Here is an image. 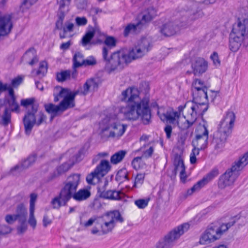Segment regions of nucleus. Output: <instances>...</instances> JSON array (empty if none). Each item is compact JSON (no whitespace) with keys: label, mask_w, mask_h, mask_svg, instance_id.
<instances>
[{"label":"nucleus","mask_w":248,"mask_h":248,"mask_svg":"<svg viewBox=\"0 0 248 248\" xmlns=\"http://www.w3.org/2000/svg\"><path fill=\"white\" fill-rule=\"evenodd\" d=\"M138 88L129 87L122 91L120 99L126 103L125 107L121 108V112L127 120L136 121L140 117L143 124H148L151 122V114L149 108V99L140 97Z\"/></svg>","instance_id":"f257e3e1"},{"label":"nucleus","mask_w":248,"mask_h":248,"mask_svg":"<svg viewBox=\"0 0 248 248\" xmlns=\"http://www.w3.org/2000/svg\"><path fill=\"white\" fill-rule=\"evenodd\" d=\"M80 180V175L78 174H73L67 177L63 183V186L59 195L53 198L51 202L53 208L59 209L62 206L67 204L77 191Z\"/></svg>","instance_id":"f03ea898"},{"label":"nucleus","mask_w":248,"mask_h":248,"mask_svg":"<svg viewBox=\"0 0 248 248\" xmlns=\"http://www.w3.org/2000/svg\"><path fill=\"white\" fill-rule=\"evenodd\" d=\"M248 164V151L240 157L238 160L235 161L231 168L228 169L225 172L219 176L217 186L219 189H223L227 187L232 186L244 168Z\"/></svg>","instance_id":"7ed1b4c3"},{"label":"nucleus","mask_w":248,"mask_h":248,"mask_svg":"<svg viewBox=\"0 0 248 248\" xmlns=\"http://www.w3.org/2000/svg\"><path fill=\"white\" fill-rule=\"evenodd\" d=\"M123 221L118 211L108 212L96 218V225L93 228L91 232L98 235L108 234L112 231L117 223H122Z\"/></svg>","instance_id":"20e7f679"},{"label":"nucleus","mask_w":248,"mask_h":248,"mask_svg":"<svg viewBox=\"0 0 248 248\" xmlns=\"http://www.w3.org/2000/svg\"><path fill=\"white\" fill-rule=\"evenodd\" d=\"M195 137L191 144L193 149L190 154V162L191 164L197 162L196 156L199 155L200 151L205 149L208 145L209 132L204 124L199 125L195 131Z\"/></svg>","instance_id":"39448f33"},{"label":"nucleus","mask_w":248,"mask_h":248,"mask_svg":"<svg viewBox=\"0 0 248 248\" xmlns=\"http://www.w3.org/2000/svg\"><path fill=\"white\" fill-rule=\"evenodd\" d=\"M108 50L104 47L102 50V56L105 62V69L108 73L122 70L124 64H126V54L124 51L119 50L113 52L108 57Z\"/></svg>","instance_id":"423d86ee"},{"label":"nucleus","mask_w":248,"mask_h":248,"mask_svg":"<svg viewBox=\"0 0 248 248\" xmlns=\"http://www.w3.org/2000/svg\"><path fill=\"white\" fill-rule=\"evenodd\" d=\"M38 106H33L32 110H27L23 118V123L24 126L25 134L29 135L34 125L39 126L46 123V116L42 111H39L37 115Z\"/></svg>","instance_id":"0eeeda50"},{"label":"nucleus","mask_w":248,"mask_h":248,"mask_svg":"<svg viewBox=\"0 0 248 248\" xmlns=\"http://www.w3.org/2000/svg\"><path fill=\"white\" fill-rule=\"evenodd\" d=\"M185 140V136L180 137L178 140L179 147L173 151L174 153L173 164L175 167V174H176L177 172H179L181 181L183 183L186 182V167L181 154L182 153V150L184 149Z\"/></svg>","instance_id":"6e6552de"},{"label":"nucleus","mask_w":248,"mask_h":248,"mask_svg":"<svg viewBox=\"0 0 248 248\" xmlns=\"http://www.w3.org/2000/svg\"><path fill=\"white\" fill-rule=\"evenodd\" d=\"M186 107V103L184 105L179 106L177 108L178 111H175L172 108H170L164 113H161L160 111H158L157 114L162 121L174 124L177 121L178 126L181 128L184 129L185 126L183 125L181 119L185 120L186 117L184 115L181 117V114Z\"/></svg>","instance_id":"1a4fd4ad"},{"label":"nucleus","mask_w":248,"mask_h":248,"mask_svg":"<svg viewBox=\"0 0 248 248\" xmlns=\"http://www.w3.org/2000/svg\"><path fill=\"white\" fill-rule=\"evenodd\" d=\"M111 166L107 160L102 159L94 170L86 177V181L90 185H95L100 179L105 176L110 170Z\"/></svg>","instance_id":"9d476101"},{"label":"nucleus","mask_w":248,"mask_h":248,"mask_svg":"<svg viewBox=\"0 0 248 248\" xmlns=\"http://www.w3.org/2000/svg\"><path fill=\"white\" fill-rule=\"evenodd\" d=\"M208 101L194 102L191 101H187V109L190 114L191 120H187L188 126H191L197 119V115H202L208 110Z\"/></svg>","instance_id":"9b49d317"},{"label":"nucleus","mask_w":248,"mask_h":248,"mask_svg":"<svg viewBox=\"0 0 248 248\" xmlns=\"http://www.w3.org/2000/svg\"><path fill=\"white\" fill-rule=\"evenodd\" d=\"M191 72L187 71V73H193L195 76H200L205 73L208 69V62L204 58L197 57L190 61Z\"/></svg>","instance_id":"f8f14e48"},{"label":"nucleus","mask_w":248,"mask_h":248,"mask_svg":"<svg viewBox=\"0 0 248 248\" xmlns=\"http://www.w3.org/2000/svg\"><path fill=\"white\" fill-rule=\"evenodd\" d=\"M108 181L106 180L103 185L100 184L97 187L98 196L104 199L109 200H120L122 199L123 193L121 191L116 190H107Z\"/></svg>","instance_id":"ddd939ff"},{"label":"nucleus","mask_w":248,"mask_h":248,"mask_svg":"<svg viewBox=\"0 0 248 248\" xmlns=\"http://www.w3.org/2000/svg\"><path fill=\"white\" fill-rule=\"evenodd\" d=\"M235 115L232 111H228L219 124L218 130L224 133L230 134L234 125Z\"/></svg>","instance_id":"4468645a"},{"label":"nucleus","mask_w":248,"mask_h":248,"mask_svg":"<svg viewBox=\"0 0 248 248\" xmlns=\"http://www.w3.org/2000/svg\"><path fill=\"white\" fill-rule=\"evenodd\" d=\"M213 223L209 225L201 235L199 243L201 245H208L219 239Z\"/></svg>","instance_id":"2eb2a0df"},{"label":"nucleus","mask_w":248,"mask_h":248,"mask_svg":"<svg viewBox=\"0 0 248 248\" xmlns=\"http://www.w3.org/2000/svg\"><path fill=\"white\" fill-rule=\"evenodd\" d=\"M231 35L239 37L244 40L248 36V19H244L242 22L239 21L233 25Z\"/></svg>","instance_id":"dca6fc26"},{"label":"nucleus","mask_w":248,"mask_h":248,"mask_svg":"<svg viewBox=\"0 0 248 248\" xmlns=\"http://www.w3.org/2000/svg\"><path fill=\"white\" fill-rule=\"evenodd\" d=\"M12 17L10 15H3L0 12V38L9 34L13 27Z\"/></svg>","instance_id":"f3484780"},{"label":"nucleus","mask_w":248,"mask_h":248,"mask_svg":"<svg viewBox=\"0 0 248 248\" xmlns=\"http://www.w3.org/2000/svg\"><path fill=\"white\" fill-rule=\"evenodd\" d=\"M71 0H60L59 2V8L58 12V18L56 22L55 28L61 30L62 28L63 21L66 14L69 11L68 6Z\"/></svg>","instance_id":"a211bd4d"},{"label":"nucleus","mask_w":248,"mask_h":248,"mask_svg":"<svg viewBox=\"0 0 248 248\" xmlns=\"http://www.w3.org/2000/svg\"><path fill=\"white\" fill-rule=\"evenodd\" d=\"M186 228V223H184L172 229L165 236L175 245L181 237L184 234Z\"/></svg>","instance_id":"6ab92c4d"},{"label":"nucleus","mask_w":248,"mask_h":248,"mask_svg":"<svg viewBox=\"0 0 248 248\" xmlns=\"http://www.w3.org/2000/svg\"><path fill=\"white\" fill-rule=\"evenodd\" d=\"M201 2L195 1L191 5L189 6L187 10V20L193 21L203 16V13L200 7Z\"/></svg>","instance_id":"aec40b11"},{"label":"nucleus","mask_w":248,"mask_h":248,"mask_svg":"<svg viewBox=\"0 0 248 248\" xmlns=\"http://www.w3.org/2000/svg\"><path fill=\"white\" fill-rule=\"evenodd\" d=\"M229 134L220 132L218 130L214 133L212 144L215 150L218 151H222L225 146L227 138Z\"/></svg>","instance_id":"412c9836"},{"label":"nucleus","mask_w":248,"mask_h":248,"mask_svg":"<svg viewBox=\"0 0 248 248\" xmlns=\"http://www.w3.org/2000/svg\"><path fill=\"white\" fill-rule=\"evenodd\" d=\"M240 217L238 215L232 217L230 221L227 223H222L218 226L217 222L213 223L214 228L217 232V234L218 235L219 238L223 234L227 231L232 226L240 219Z\"/></svg>","instance_id":"4be33fe9"},{"label":"nucleus","mask_w":248,"mask_h":248,"mask_svg":"<svg viewBox=\"0 0 248 248\" xmlns=\"http://www.w3.org/2000/svg\"><path fill=\"white\" fill-rule=\"evenodd\" d=\"M79 93V91L71 92L60 102L59 105L61 108V112H63L67 109L73 108L75 106V97Z\"/></svg>","instance_id":"5701e85b"},{"label":"nucleus","mask_w":248,"mask_h":248,"mask_svg":"<svg viewBox=\"0 0 248 248\" xmlns=\"http://www.w3.org/2000/svg\"><path fill=\"white\" fill-rule=\"evenodd\" d=\"M179 30L180 28L177 24L173 22H168L162 25L159 31L163 36L170 37L176 34Z\"/></svg>","instance_id":"b1692460"},{"label":"nucleus","mask_w":248,"mask_h":248,"mask_svg":"<svg viewBox=\"0 0 248 248\" xmlns=\"http://www.w3.org/2000/svg\"><path fill=\"white\" fill-rule=\"evenodd\" d=\"M22 59L24 60L27 63L31 66L38 62L39 60L36 51L33 47L30 48L25 52L22 57Z\"/></svg>","instance_id":"393cba45"},{"label":"nucleus","mask_w":248,"mask_h":248,"mask_svg":"<svg viewBox=\"0 0 248 248\" xmlns=\"http://www.w3.org/2000/svg\"><path fill=\"white\" fill-rule=\"evenodd\" d=\"M207 87L203 88V89L192 90V95L194 102H201L202 101H208L207 95Z\"/></svg>","instance_id":"a878e982"},{"label":"nucleus","mask_w":248,"mask_h":248,"mask_svg":"<svg viewBox=\"0 0 248 248\" xmlns=\"http://www.w3.org/2000/svg\"><path fill=\"white\" fill-rule=\"evenodd\" d=\"M146 53L138 46L130 50L128 54H126L127 63H130L132 61L141 58Z\"/></svg>","instance_id":"bb28decb"},{"label":"nucleus","mask_w":248,"mask_h":248,"mask_svg":"<svg viewBox=\"0 0 248 248\" xmlns=\"http://www.w3.org/2000/svg\"><path fill=\"white\" fill-rule=\"evenodd\" d=\"M144 27L140 21L136 24L130 23L128 24L124 29V36L125 37H127L130 34H137L140 32L141 29Z\"/></svg>","instance_id":"cd10ccee"},{"label":"nucleus","mask_w":248,"mask_h":248,"mask_svg":"<svg viewBox=\"0 0 248 248\" xmlns=\"http://www.w3.org/2000/svg\"><path fill=\"white\" fill-rule=\"evenodd\" d=\"M110 124L114 138H119L121 137L124 133L126 128V125L118 122L113 123Z\"/></svg>","instance_id":"c85d7f7f"},{"label":"nucleus","mask_w":248,"mask_h":248,"mask_svg":"<svg viewBox=\"0 0 248 248\" xmlns=\"http://www.w3.org/2000/svg\"><path fill=\"white\" fill-rule=\"evenodd\" d=\"M84 55L80 52H77L74 54L72 62L73 69V76L77 73V68L83 66L84 61Z\"/></svg>","instance_id":"c756f323"},{"label":"nucleus","mask_w":248,"mask_h":248,"mask_svg":"<svg viewBox=\"0 0 248 248\" xmlns=\"http://www.w3.org/2000/svg\"><path fill=\"white\" fill-rule=\"evenodd\" d=\"M27 210L23 203H20L17 205L14 215L18 221L27 220Z\"/></svg>","instance_id":"7c9ffc66"},{"label":"nucleus","mask_w":248,"mask_h":248,"mask_svg":"<svg viewBox=\"0 0 248 248\" xmlns=\"http://www.w3.org/2000/svg\"><path fill=\"white\" fill-rule=\"evenodd\" d=\"M44 108L46 111L51 114L50 120H52L59 112H61V108L59 105H55L52 103L46 104L44 105Z\"/></svg>","instance_id":"2f4dec72"},{"label":"nucleus","mask_w":248,"mask_h":248,"mask_svg":"<svg viewBox=\"0 0 248 248\" xmlns=\"http://www.w3.org/2000/svg\"><path fill=\"white\" fill-rule=\"evenodd\" d=\"M243 40L239 37H235L230 34L229 47L230 50L232 52L237 51L243 43Z\"/></svg>","instance_id":"473e14b6"},{"label":"nucleus","mask_w":248,"mask_h":248,"mask_svg":"<svg viewBox=\"0 0 248 248\" xmlns=\"http://www.w3.org/2000/svg\"><path fill=\"white\" fill-rule=\"evenodd\" d=\"M156 16V10L153 7H151L147 9V13L142 16V18L140 21L144 26L146 23L151 21Z\"/></svg>","instance_id":"72a5a7b5"},{"label":"nucleus","mask_w":248,"mask_h":248,"mask_svg":"<svg viewBox=\"0 0 248 248\" xmlns=\"http://www.w3.org/2000/svg\"><path fill=\"white\" fill-rule=\"evenodd\" d=\"M11 122V110L5 107L3 113L0 116V124L6 126Z\"/></svg>","instance_id":"f704fd0d"},{"label":"nucleus","mask_w":248,"mask_h":248,"mask_svg":"<svg viewBox=\"0 0 248 248\" xmlns=\"http://www.w3.org/2000/svg\"><path fill=\"white\" fill-rule=\"evenodd\" d=\"M138 46L147 53L153 47V42L151 37H143L141 38Z\"/></svg>","instance_id":"c9c22d12"},{"label":"nucleus","mask_w":248,"mask_h":248,"mask_svg":"<svg viewBox=\"0 0 248 248\" xmlns=\"http://www.w3.org/2000/svg\"><path fill=\"white\" fill-rule=\"evenodd\" d=\"M56 90H59L57 93H54V102H58L60 99L64 98L66 96L68 95L72 91L68 88H64L62 87H57Z\"/></svg>","instance_id":"e433bc0d"},{"label":"nucleus","mask_w":248,"mask_h":248,"mask_svg":"<svg viewBox=\"0 0 248 248\" xmlns=\"http://www.w3.org/2000/svg\"><path fill=\"white\" fill-rule=\"evenodd\" d=\"M91 196V192L86 189H79L76 192L73 196V198L77 201H82L87 199Z\"/></svg>","instance_id":"4c0bfd02"},{"label":"nucleus","mask_w":248,"mask_h":248,"mask_svg":"<svg viewBox=\"0 0 248 248\" xmlns=\"http://www.w3.org/2000/svg\"><path fill=\"white\" fill-rule=\"evenodd\" d=\"M219 174V170L217 168H214L210 172H209L205 176H204L201 181L202 182L203 185L205 186L209 182L212 181Z\"/></svg>","instance_id":"58836bf2"},{"label":"nucleus","mask_w":248,"mask_h":248,"mask_svg":"<svg viewBox=\"0 0 248 248\" xmlns=\"http://www.w3.org/2000/svg\"><path fill=\"white\" fill-rule=\"evenodd\" d=\"M72 165H73V164L72 165H70L67 163H64L62 164L61 165L59 166L57 168V174H56L55 173L52 174L49 178L48 180L51 181V180L55 179L58 176L61 175L62 174L64 173V172H66L70 169V168L72 166Z\"/></svg>","instance_id":"ea45409f"},{"label":"nucleus","mask_w":248,"mask_h":248,"mask_svg":"<svg viewBox=\"0 0 248 248\" xmlns=\"http://www.w3.org/2000/svg\"><path fill=\"white\" fill-rule=\"evenodd\" d=\"M126 152L124 150H120L113 154L110 157V162L113 164H117L120 163L124 157Z\"/></svg>","instance_id":"a19ab883"},{"label":"nucleus","mask_w":248,"mask_h":248,"mask_svg":"<svg viewBox=\"0 0 248 248\" xmlns=\"http://www.w3.org/2000/svg\"><path fill=\"white\" fill-rule=\"evenodd\" d=\"M174 245L166 237L160 239L155 244V248H172Z\"/></svg>","instance_id":"79ce46f5"},{"label":"nucleus","mask_w":248,"mask_h":248,"mask_svg":"<svg viewBox=\"0 0 248 248\" xmlns=\"http://www.w3.org/2000/svg\"><path fill=\"white\" fill-rule=\"evenodd\" d=\"M113 135L110 124L105 128H103L100 133L101 138L105 140L109 138H114Z\"/></svg>","instance_id":"37998d69"},{"label":"nucleus","mask_w":248,"mask_h":248,"mask_svg":"<svg viewBox=\"0 0 248 248\" xmlns=\"http://www.w3.org/2000/svg\"><path fill=\"white\" fill-rule=\"evenodd\" d=\"M117 181L120 183L123 182L125 180H128V172L125 169H122L119 170L115 177Z\"/></svg>","instance_id":"c03bdc74"},{"label":"nucleus","mask_w":248,"mask_h":248,"mask_svg":"<svg viewBox=\"0 0 248 248\" xmlns=\"http://www.w3.org/2000/svg\"><path fill=\"white\" fill-rule=\"evenodd\" d=\"M71 72L69 70H65L58 73L56 75V79L59 82H63L70 78Z\"/></svg>","instance_id":"a18cd8bd"},{"label":"nucleus","mask_w":248,"mask_h":248,"mask_svg":"<svg viewBox=\"0 0 248 248\" xmlns=\"http://www.w3.org/2000/svg\"><path fill=\"white\" fill-rule=\"evenodd\" d=\"M97 83L95 82L94 80H88L83 85V91L82 92V93L84 95H86L88 93L90 88L93 87V88H97Z\"/></svg>","instance_id":"49530a36"},{"label":"nucleus","mask_w":248,"mask_h":248,"mask_svg":"<svg viewBox=\"0 0 248 248\" xmlns=\"http://www.w3.org/2000/svg\"><path fill=\"white\" fill-rule=\"evenodd\" d=\"M35 99L34 98H29L21 100V105L26 108H28L29 106H31V108H28L30 110H32V107L33 106H38V104H35Z\"/></svg>","instance_id":"de8ad7c7"},{"label":"nucleus","mask_w":248,"mask_h":248,"mask_svg":"<svg viewBox=\"0 0 248 248\" xmlns=\"http://www.w3.org/2000/svg\"><path fill=\"white\" fill-rule=\"evenodd\" d=\"M95 34L94 31H90L86 32L82 38V44L83 46H86L88 45L92 38L93 37Z\"/></svg>","instance_id":"09e8293b"},{"label":"nucleus","mask_w":248,"mask_h":248,"mask_svg":"<svg viewBox=\"0 0 248 248\" xmlns=\"http://www.w3.org/2000/svg\"><path fill=\"white\" fill-rule=\"evenodd\" d=\"M205 186L201 180L199 181L190 189L187 190V195H191L194 192L200 190L202 187Z\"/></svg>","instance_id":"8fccbe9b"},{"label":"nucleus","mask_w":248,"mask_h":248,"mask_svg":"<svg viewBox=\"0 0 248 248\" xmlns=\"http://www.w3.org/2000/svg\"><path fill=\"white\" fill-rule=\"evenodd\" d=\"M24 170V169H23L21 164H18L14 167L12 168L9 171L8 174L9 175L16 176L19 174L20 173L23 171Z\"/></svg>","instance_id":"3c124183"},{"label":"nucleus","mask_w":248,"mask_h":248,"mask_svg":"<svg viewBox=\"0 0 248 248\" xmlns=\"http://www.w3.org/2000/svg\"><path fill=\"white\" fill-rule=\"evenodd\" d=\"M207 87L205 85L204 82L202 81L201 80L199 79H196L192 85V90H200L203 89V88Z\"/></svg>","instance_id":"603ef678"},{"label":"nucleus","mask_w":248,"mask_h":248,"mask_svg":"<svg viewBox=\"0 0 248 248\" xmlns=\"http://www.w3.org/2000/svg\"><path fill=\"white\" fill-rule=\"evenodd\" d=\"M30 210V214H29V218L28 219V223L30 225L32 228V229H34L36 228L37 224V221L34 216V211L35 210Z\"/></svg>","instance_id":"864d4df0"},{"label":"nucleus","mask_w":248,"mask_h":248,"mask_svg":"<svg viewBox=\"0 0 248 248\" xmlns=\"http://www.w3.org/2000/svg\"><path fill=\"white\" fill-rule=\"evenodd\" d=\"M19 226L17 227V233L21 234L24 233L27 230L28 226L26 223L27 220L18 221Z\"/></svg>","instance_id":"5fc2aeb1"},{"label":"nucleus","mask_w":248,"mask_h":248,"mask_svg":"<svg viewBox=\"0 0 248 248\" xmlns=\"http://www.w3.org/2000/svg\"><path fill=\"white\" fill-rule=\"evenodd\" d=\"M149 201V199H138L135 201V204L139 208L144 209L148 205Z\"/></svg>","instance_id":"6e6d98bb"},{"label":"nucleus","mask_w":248,"mask_h":248,"mask_svg":"<svg viewBox=\"0 0 248 248\" xmlns=\"http://www.w3.org/2000/svg\"><path fill=\"white\" fill-rule=\"evenodd\" d=\"M47 63L46 61L41 62L40 63L39 68L38 70L37 71V74L38 75L42 74L44 76L45 74L47 72Z\"/></svg>","instance_id":"4d7b16f0"},{"label":"nucleus","mask_w":248,"mask_h":248,"mask_svg":"<svg viewBox=\"0 0 248 248\" xmlns=\"http://www.w3.org/2000/svg\"><path fill=\"white\" fill-rule=\"evenodd\" d=\"M210 58L213 61V64L216 67H218L220 65V61L217 52H213V53L211 55Z\"/></svg>","instance_id":"13d9d810"},{"label":"nucleus","mask_w":248,"mask_h":248,"mask_svg":"<svg viewBox=\"0 0 248 248\" xmlns=\"http://www.w3.org/2000/svg\"><path fill=\"white\" fill-rule=\"evenodd\" d=\"M104 43L107 46L113 47L116 46V40L114 37L108 36L105 39Z\"/></svg>","instance_id":"bf43d9fd"},{"label":"nucleus","mask_w":248,"mask_h":248,"mask_svg":"<svg viewBox=\"0 0 248 248\" xmlns=\"http://www.w3.org/2000/svg\"><path fill=\"white\" fill-rule=\"evenodd\" d=\"M97 63L96 59L93 56H90L84 59L83 66H93Z\"/></svg>","instance_id":"052dcab7"},{"label":"nucleus","mask_w":248,"mask_h":248,"mask_svg":"<svg viewBox=\"0 0 248 248\" xmlns=\"http://www.w3.org/2000/svg\"><path fill=\"white\" fill-rule=\"evenodd\" d=\"M9 105L11 108L10 109L11 112H16L19 113L20 111L19 106L18 103L16 102V100L13 101H8Z\"/></svg>","instance_id":"680f3d73"},{"label":"nucleus","mask_w":248,"mask_h":248,"mask_svg":"<svg viewBox=\"0 0 248 248\" xmlns=\"http://www.w3.org/2000/svg\"><path fill=\"white\" fill-rule=\"evenodd\" d=\"M12 229L7 225H0V235H3L10 233Z\"/></svg>","instance_id":"e2e57ef3"},{"label":"nucleus","mask_w":248,"mask_h":248,"mask_svg":"<svg viewBox=\"0 0 248 248\" xmlns=\"http://www.w3.org/2000/svg\"><path fill=\"white\" fill-rule=\"evenodd\" d=\"M37 195L35 193H31L30 195V210H35V203L37 200Z\"/></svg>","instance_id":"0e129e2a"},{"label":"nucleus","mask_w":248,"mask_h":248,"mask_svg":"<svg viewBox=\"0 0 248 248\" xmlns=\"http://www.w3.org/2000/svg\"><path fill=\"white\" fill-rule=\"evenodd\" d=\"M5 220L8 224H13L17 218L14 214H8L5 217Z\"/></svg>","instance_id":"69168bd1"},{"label":"nucleus","mask_w":248,"mask_h":248,"mask_svg":"<svg viewBox=\"0 0 248 248\" xmlns=\"http://www.w3.org/2000/svg\"><path fill=\"white\" fill-rule=\"evenodd\" d=\"M109 154L107 152H101L99 153L92 160V163L95 164L96 163L100 158H105L108 157Z\"/></svg>","instance_id":"338daca9"},{"label":"nucleus","mask_w":248,"mask_h":248,"mask_svg":"<svg viewBox=\"0 0 248 248\" xmlns=\"http://www.w3.org/2000/svg\"><path fill=\"white\" fill-rule=\"evenodd\" d=\"M76 24L78 26H84L87 23V20L85 17H77L75 19Z\"/></svg>","instance_id":"774afa93"}]
</instances>
